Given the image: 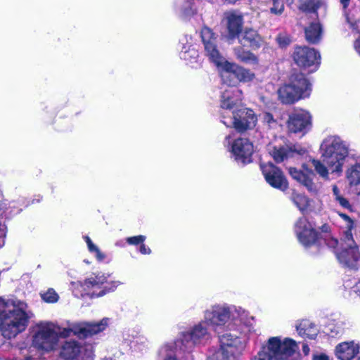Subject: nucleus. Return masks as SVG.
<instances>
[{"label":"nucleus","mask_w":360,"mask_h":360,"mask_svg":"<svg viewBox=\"0 0 360 360\" xmlns=\"http://www.w3.org/2000/svg\"><path fill=\"white\" fill-rule=\"evenodd\" d=\"M108 321L105 318L98 322L73 323L64 328L53 322H39L32 328V347L37 349L41 356V352L49 353L56 349L60 338H68L72 334L84 338L97 334L105 330Z\"/></svg>","instance_id":"obj_1"},{"label":"nucleus","mask_w":360,"mask_h":360,"mask_svg":"<svg viewBox=\"0 0 360 360\" xmlns=\"http://www.w3.org/2000/svg\"><path fill=\"white\" fill-rule=\"evenodd\" d=\"M319 151L321 160H311L316 174L326 181L330 180V174L340 176L349 155L347 143L339 136H328L323 140Z\"/></svg>","instance_id":"obj_2"},{"label":"nucleus","mask_w":360,"mask_h":360,"mask_svg":"<svg viewBox=\"0 0 360 360\" xmlns=\"http://www.w3.org/2000/svg\"><path fill=\"white\" fill-rule=\"evenodd\" d=\"M30 319L27 305L16 298L0 297V329L6 338H15L23 332Z\"/></svg>","instance_id":"obj_3"},{"label":"nucleus","mask_w":360,"mask_h":360,"mask_svg":"<svg viewBox=\"0 0 360 360\" xmlns=\"http://www.w3.org/2000/svg\"><path fill=\"white\" fill-rule=\"evenodd\" d=\"M230 319L233 325H243V333L245 334L255 331L254 317L240 306L215 304L206 309L203 314L205 322L214 329L224 326Z\"/></svg>","instance_id":"obj_4"},{"label":"nucleus","mask_w":360,"mask_h":360,"mask_svg":"<svg viewBox=\"0 0 360 360\" xmlns=\"http://www.w3.org/2000/svg\"><path fill=\"white\" fill-rule=\"evenodd\" d=\"M110 274L99 272L93 274L84 282H72L71 286L77 296L85 295L93 297H102L106 293L114 292L122 283L119 281L108 282Z\"/></svg>","instance_id":"obj_5"},{"label":"nucleus","mask_w":360,"mask_h":360,"mask_svg":"<svg viewBox=\"0 0 360 360\" xmlns=\"http://www.w3.org/2000/svg\"><path fill=\"white\" fill-rule=\"evenodd\" d=\"M298 346L290 338H270L258 352L256 360H299Z\"/></svg>","instance_id":"obj_6"},{"label":"nucleus","mask_w":360,"mask_h":360,"mask_svg":"<svg viewBox=\"0 0 360 360\" xmlns=\"http://www.w3.org/2000/svg\"><path fill=\"white\" fill-rule=\"evenodd\" d=\"M311 91V85L303 74L291 77L289 84L283 85L278 90L279 100L285 104H292L307 98Z\"/></svg>","instance_id":"obj_7"},{"label":"nucleus","mask_w":360,"mask_h":360,"mask_svg":"<svg viewBox=\"0 0 360 360\" xmlns=\"http://www.w3.org/2000/svg\"><path fill=\"white\" fill-rule=\"evenodd\" d=\"M328 245L335 248L336 257L343 266L354 268L360 259V252L351 233L345 232L340 242L335 238L328 240Z\"/></svg>","instance_id":"obj_8"},{"label":"nucleus","mask_w":360,"mask_h":360,"mask_svg":"<svg viewBox=\"0 0 360 360\" xmlns=\"http://www.w3.org/2000/svg\"><path fill=\"white\" fill-rule=\"evenodd\" d=\"M58 356L63 360H94V351L91 345L70 340L62 343Z\"/></svg>","instance_id":"obj_9"},{"label":"nucleus","mask_w":360,"mask_h":360,"mask_svg":"<svg viewBox=\"0 0 360 360\" xmlns=\"http://www.w3.org/2000/svg\"><path fill=\"white\" fill-rule=\"evenodd\" d=\"M236 326L238 328L237 330L240 332V336L229 332L223 334L219 338L221 349L227 352L233 359L240 355L244 351L248 340V335L250 334L243 333L244 327L242 323H238Z\"/></svg>","instance_id":"obj_10"},{"label":"nucleus","mask_w":360,"mask_h":360,"mask_svg":"<svg viewBox=\"0 0 360 360\" xmlns=\"http://www.w3.org/2000/svg\"><path fill=\"white\" fill-rule=\"evenodd\" d=\"M293 61L300 68L312 72L316 71L321 63V55L314 48L297 46L292 54Z\"/></svg>","instance_id":"obj_11"},{"label":"nucleus","mask_w":360,"mask_h":360,"mask_svg":"<svg viewBox=\"0 0 360 360\" xmlns=\"http://www.w3.org/2000/svg\"><path fill=\"white\" fill-rule=\"evenodd\" d=\"M221 72V76L224 82H229L228 79L234 75L239 82H250L255 78V74L250 70L241 67L236 63H229L224 58H222L220 65H216Z\"/></svg>","instance_id":"obj_12"},{"label":"nucleus","mask_w":360,"mask_h":360,"mask_svg":"<svg viewBox=\"0 0 360 360\" xmlns=\"http://www.w3.org/2000/svg\"><path fill=\"white\" fill-rule=\"evenodd\" d=\"M233 125L239 131L251 129L256 126L257 117L252 110L240 107L231 111Z\"/></svg>","instance_id":"obj_13"},{"label":"nucleus","mask_w":360,"mask_h":360,"mask_svg":"<svg viewBox=\"0 0 360 360\" xmlns=\"http://www.w3.org/2000/svg\"><path fill=\"white\" fill-rule=\"evenodd\" d=\"M311 126V116L304 110L300 109L290 115L287 127L289 131L292 133L305 134Z\"/></svg>","instance_id":"obj_14"},{"label":"nucleus","mask_w":360,"mask_h":360,"mask_svg":"<svg viewBox=\"0 0 360 360\" xmlns=\"http://www.w3.org/2000/svg\"><path fill=\"white\" fill-rule=\"evenodd\" d=\"M261 169L266 181L272 187L281 191L288 188V182L281 170L272 163L261 165Z\"/></svg>","instance_id":"obj_15"},{"label":"nucleus","mask_w":360,"mask_h":360,"mask_svg":"<svg viewBox=\"0 0 360 360\" xmlns=\"http://www.w3.org/2000/svg\"><path fill=\"white\" fill-rule=\"evenodd\" d=\"M230 151L237 162L247 164L251 162V157L254 153V146L249 139L238 138L231 145Z\"/></svg>","instance_id":"obj_16"},{"label":"nucleus","mask_w":360,"mask_h":360,"mask_svg":"<svg viewBox=\"0 0 360 360\" xmlns=\"http://www.w3.org/2000/svg\"><path fill=\"white\" fill-rule=\"evenodd\" d=\"M288 172L293 179L304 186L309 192L316 193L319 191L317 185L313 181L315 176L314 172L305 165H302V169L298 170L295 167H289Z\"/></svg>","instance_id":"obj_17"},{"label":"nucleus","mask_w":360,"mask_h":360,"mask_svg":"<svg viewBox=\"0 0 360 360\" xmlns=\"http://www.w3.org/2000/svg\"><path fill=\"white\" fill-rule=\"evenodd\" d=\"M207 323L204 320L194 325L189 330L182 332L180 335L181 341L186 344H200L209 337Z\"/></svg>","instance_id":"obj_18"},{"label":"nucleus","mask_w":360,"mask_h":360,"mask_svg":"<svg viewBox=\"0 0 360 360\" xmlns=\"http://www.w3.org/2000/svg\"><path fill=\"white\" fill-rule=\"evenodd\" d=\"M201 37L205 46V51L210 60L216 65H220L224 58L218 51L215 44V37L212 31L205 27L201 30Z\"/></svg>","instance_id":"obj_19"},{"label":"nucleus","mask_w":360,"mask_h":360,"mask_svg":"<svg viewBox=\"0 0 360 360\" xmlns=\"http://www.w3.org/2000/svg\"><path fill=\"white\" fill-rule=\"evenodd\" d=\"M295 230L299 241L303 245L307 247L315 242L317 233L305 217L297 220Z\"/></svg>","instance_id":"obj_20"},{"label":"nucleus","mask_w":360,"mask_h":360,"mask_svg":"<svg viewBox=\"0 0 360 360\" xmlns=\"http://www.w3.org/2000/svg\"><path fill=\"white\" fill-rule=\"evenodd\" d=\"M242 100L243 92L240 89L236 87H229L221 94V107L233 111L240 107Z\"/></svg>","instance_id":"obj_21"},{"label":"nucleus","mask_w":360,"mask_h":360,"mask_svg":"<svg viewBox=\"0 0 360 360\" xmlns=\"http://www.w3.org/2000/svg\"><path fill=\"white\" fill-rule=\"evenodd\" d=\"M224 22L228 31L229 38H236L241 32L243 25V16L236 11L225 13Z\"/></svg>","instance_id":"obj_22"},{"label":"nucleus","mask_w":360,"mask_h":360,"mask_svg":"<svg viewBox=\"0 0 360 360\" xmlns=\"http://www.w3.org/2000/svg\"><path fill=\"white\" fill-rule=\"evenodd\" d=\"M335 355L340 360L360 359V346L354 341L341 342L335 347Z\"/></svg>","instance_id":"obj_23"},{"label":"nucleus","mask_w":360,"mask_h":360,"mask_svg":"<svg viewBox=\"0 0 360 360\" xmlns=\"http://www.w3.org/2000/svg\"><path fill=\"white\" fill-rule=\"evenodd\" d=\"M237 37L241 45L252 49L260 48L263 43V39L257 31L252 28L244 29Z\"/></svg>","instance_id":"obj_24"},{"label":"nucleus","mask_w":360,"mask_h":360,"mask_svg":"<svg viewBox=\"0 0 360 360\" xmlns=\"http://www.w3.org/2000/svg\"><path fill=\"white\" fill-rule=\"evenodd\" d=\"M198 0H181L176 5V13L184 20H188L198 11Z\"/></svg>","instance_id":"obj_25"},{"label":"nucleus","mask_w":360,"mask_h":360,"mask_svg":"<svg viewBox=\"0 0 360 360\" xmlns=\"http://www.w3.org/2000/svg\"><path fill=\"white\" fill-rule=\"evenodd\" d=\"M345 176L351 191L360 194V162L351 165L347 169Z\"/></svg>","instance_id":"obj_26"},{"label":"nucleus","mask_w":360,"mask_h":360,"mask_svg":"<svg viewBox=\"0 0 360 360\" xmlns=\"http://www.w3.org/2000/svg\"><path fill=\"white\" fill-rule=\"evenodd\" d=\"M323 30L318 20L311 22L304 29L306 40L311 44L318 43L322 37Z\"/></svg>","instance_id":"obj_27"},{"label":"nucleus","mask_w":360,"mask_h":360,"mask_svg":"<svg viewBox=\"0 0 360 360\" xmlns=\"http://www.w3.org/2000/svg\"><path fill=\"white\" fill-rule=\"evenodd\" d=\"M292 152H296L300 155H304L306 153L307 150L302 148L297 149L295 147L294 148L293 150H288V148L284 147H273L272 149H269L270 155L276 162H283L285 159L288 158L290 156V154Z\"/></svg>","instance_id":"obj_28"},{"label":"nucleus","mask_w":360,"mask_h":360,"mask_svg":"<svg viewBox=\"0 0 360 360\" xmlns=\"http://www.w3.org/2000/svg\"><path fill=\"white\" fill-rule=\"evenodd\" d=\"M296 330L301 337L310 340L315 339L319 333L316 326L307 320L299 323L296 326Z\"/></svg>","instance_id":"obj_29"},{"label":"nucleus","mask_w":360,"mask_h":360,"mask_svg":"<svg viewBox=\"0 0 360 360\" xmlns=\"http://www.w3.org/2000/svg\"><path fill=\"white\" fill-rule=\"evenodd\" d=\"M234 53L236 58L243 63L250 65H258L259 63L258 57L250 51L238 47L234 49Z\"/></svg>","instance_id":"obj_30"},{"label":"nucleus","mask_w":360,"mask_h":360,"mask_svg":"<svg viewBox=\"0 0 360 360\" xmlns=\"http://www.w3.org/2000/svg\"><path fill=\"white\" fill-rule=\"evenodd\" d=\"M292 200L302 212H307L311 209V200L304 195L294 193L292 196Z\"/></svg>","instance_id":"obj_31"},{"label":"nucleus","mask_w":360,"mask_h":360,"mask_svg":"<svg viewBox=\"0 0 360 360\" xmlns=\"http://www.w3.org/2000/svg\"><path fill=\"white\" fill-rule=\"evenodd\" d=\"M83 238L86 243L89 252L94 254L98 261H103L105 258V254L100 250L88 236H84Z\"/></svg>","instance_id":"obj_32"},{"label":"nucleus","mask_w":360,"mask_h":360,"mask_svg":"<svg viewBox=\"0 0 360 360\" xmlns=\"http://www.w3.org/2000/svg\"><path fill=\"white\" fill-rule=\"evenodd\" d=\"M176 349L175 343H167L164 345L160 351V354L163 356V360H178L174 354Z\"/></svg>","instance_id":"obj_33"},{"label":"nucleus","mask_w":360,"mask_h":360,"mask_svg":"<svg viewBox=\"0 0 360 360\" xmlns=\"http://www.w3.org/2000/svg\"><path fill=\"white\" fill-rule=\"evenodd\" d=\"M332 192L335 200L338 202L340 206L346 209H351L352 207L350 203L342 195L340 190L337 185L332 186Z\"/></svg>","instance_id":"obj_34"},{"label":"nucleus","mask_w":360,"mask_h":360,"mask_svg":"<svg viewBox=\"0 0 360 360\" xmlns=\"http://www.w3.org/2000/svg\"><path fill=\"white\" fill-rule=\"evenodd\" d=\"M262 122L268 129H277L279 124L276 120L269 112H264L262 116Z\"/></svg>","instance_id":"obj_35"},{"label":"nucleus","mask_w":360,"mask_h":360,"mask_svg":"<svg viewBox=\"0 0 360 360\" xmlns=\"http://www.w3.org/2000/svg\"><path fill=\"white\" fill-rule=\"evenodd\" d=\"M41 297L44 302L48 303H56L59 299V295L53 288H49L46 292L41 293Z\"/></svg>","instance_id":"obj_36"},{"label":"nucleus","mask_w":360,"mask_h":360,"mask_svg":"<svg viewBox=\"0 0 360 360\" xmlns=\"http://www.w3.org/2000/svg\"><path fill=\"white\" fill-rule=\"evenodd\" d=\"M231 359L233 358L220 347V349L210 355L207 360H231Z\"/></svg>","instance_id":"obj_37"},{"label":"nucleus","mask_w":360,"mask_h":360,"mask_svg":"<svg viewBox=\"0 0 360 360\" xmlns=\"http://www.w3.org/2000/svg\"><path fill=\"white\" fill-rule=\"evenodd\" d=\"M284 11V3L283 0H272V6L270 11L275 15H281Z\"/></svg>","instance_id":"obj_38"},{"label":"nucleus","mask_w":360,"mask_h":360,"mask_svg":"<svg viewBox=\"0 0 360 360\" xmlns=\"http://www.w3.org/2000/svg\"><path fill=\"white\" fill-rule=\"evenodd\" d=\"M198 56L196 50L193 48L183 47L181 52V58L185 60H189L191 58H195Z\"/></svg>","instance_id":"obj_39"},{"label":"nucleus","mask_w":360,"mask_h":360,"mask_svg":"<svg viewBox=\"0 0 360 360\" xmlns=\"http://www.w3.org/2000/svg\"><path fill=\"white\" fill-rule=\"evenodd\" d=\"M314 0H309L306 1L302 0L299 8L304 12H314Z\"/></svg>","instance_id":"obj_40"},{"label":"nucleus","mask_w":360,"mask_h":360,"mask_svg":"<svg viewBox=\"0 0 360 360\" xmlns=\"http://www.w3.org/2000/svg\"><path fill=\"white\" fill-rule=\"evenodd\" d=\"M145 240L146 236L139 235L136 236L128 237L127 238L126 241L129 245H136L139 244H142Z\"/></svg>","instance_id":"obj_41"},{"label":"nucleus","mask_w":360,"mask_h":360,"mask_svg":"<svg viewBox=\"0 0 360 360\" xmlns=\"http://www.w3.org/2000/svg\"><path fill=\"white\" fill-rule=\"evenodd\" d=\"M276 41L282 48L285 47L290 43V37L285 34H279L276 38Z\"/></svg>","instance_id":"obj_42"},{"label":"nucleus","mask_w":360,"mask_h":360,"mask_svg":"<svg viewBox=\"0 0 360 360\" xmlns=\"http://www.w3.org/2000/svg\"><path fill=\"white\" fill-rule=\"evenodd\" d=\"M340 216L345 221L347 231L346 232L350 233L351 229L353 228V220L345 214H340Z\"/></svg>","instance_id":"obj_43"},{"label":"nucleus","mask_w":360,"mask_h":360,"mask_svg":"<svg viewBox=\"0 0 360 360\" xmlns=\"http://www.w3.org/2000/svg\"><path fill=\"white\" fill-rule=\"evenodd\" d=\"M314 4L313 5L314 7V12H316L320 8L325 9L326 7V2L325 0H314Z\"/></svg>","instance_id":"obj_44"},{"label":"nucleus","mask_w":360,"mask_h":360,"mask_svg":"<svg viewBox=\"0 0 360 360\" xmlns=\"http://www.w3.org/2000/svg\"><path fill=\"white\" fill-rule=\"evenodd\" d=\"M330 330L333 335H338L341 333L343 330V323L342 322H338V326L335 328H332V325H330Z\"/></svg>","instance_id":"obj_45"},{"label":"nucleus","mask_w":360,"mask_h":360,"mask_svg":"<svg viewBox=\"0 0 360 360\" xmlns=\"http://www.w3.org/2000/svg\"><path fill=\"white\" fill-rule=\"evenodd\" d=\"M312 360H329V357L324 353H314L313 354Z\"/></svg>","instance_id":"obj_46"},{"label":"nucleus","mask_w":360,"mask_h":360,"mask_svg":"<svg viewBox=\"0 0 360 360\" xmlns=\"http://www.w3.org/2000/svg\"><path fill=\"white\" fill-rule=\"evenodd\" d=\"M139 250H140V252L143 255H149L151 252L150 249L148 247H147L146 245H144L143 243L141 244Z\"/></svg>","instance_id":"obj_47"},{"label":"nucleus","mask_w":360,"mask_h":360,"mask_svg":"<svg viewBox=\"0 0 360 360\" xmlns=\"http://www.w3.org/2000/svg\"><path fill=\"white\" fill-rule=\"evenodd\" d=\"M353 46L356 53L360 56V37L354 41Z\"/></svg>","instance_id":"obj_48"},{"label":"nucleus","mask_w":360,"mask_h":360,"mask_svg":"<svg viewBox=\"0 0 360 360\" xmlns=\"http://www.w3.org/2000/svg\"><path fill=\"white\" fill-rule=\"evenodd\" d=\"M302 352L304 354V355H308L310 352V349L309 346L307 344H304L302 346Z\"/></svg>","instance_id":"obj_49"},{"label":"nucleus","mask_w":360,"mask_h":360,"mask_svg":"<svg viewBox=\"0 0 360 360\" xmlns=\"http://www.w3.org/2000/svg\"><path fill=\"white\" fill-rule=\"evenodd\" d=\"M350 1L351 0H340L341 4L343 6V8H345V9L348 6Z\"/></svg>","instance_id":"obj_50"},{"label":"nucleus","mask_w":360,"mask_h":360,"mask_svg":"<svg viewBox=\"0 0 360 360\" xmlns=\"http://www.w3.org/2000/svg\"><path fill=\"white\" fill-rule=\"evenodd\" d=\"M355 291L359 292L360 294V281L354 285Z\"/></svg>","instance_id":"obj_51"},{"label":"nucleus","mask_w":360,"mask_h":360,"mask_svg":"<svg viewBox=\"0 0 360 360\" xmlns=\"http://www.w3.org/2000/svg\"><path fill=\"white\" fill-rule=\"evenodd\" d=\"M103 360H115V359H112L111 357H108V358L103 359Z\"/></svg>","instance_id":"obj_52"},{"label":"nucleus","mask_w":360,"mask_h":360,"mask_svg":"<svg viewBox=\"0 0 360 360\" xmlns=\"http://www.w3.org/2000/svg\"><path fill=\"white\" fill-rule=\"evenodd\" d=\"M287 3L292 4L293 0H286Z\"/></svg>","instance_id":"obj_53"},{"label":"nucleus","mask_w":360,"mask_h":360,"mask_svg":"<svg viewBox=\"0 0 360 360\" xmlns=\"http://www.w3.org/2000/svg\"><path fill=\"white\" fill-rule=\"evenodd\" d=\"M224 124L228 125V123L226 121H223Z\"/></svg>","instance_id":"obj_54"},{"label":"nucleus","mask_w":360,"mask_h":360,"mask_svg":"<svg viewBox=\"0 0 360 360\" xmlns=\"http://www.w3.org/2000/svg\"><path fill=\"white\" fill-rule=\"evenodd\" d=\"M229 139V136L226 137V141H228Z\"/></svg>","instance_id":"obj_55"}]
</instances>
